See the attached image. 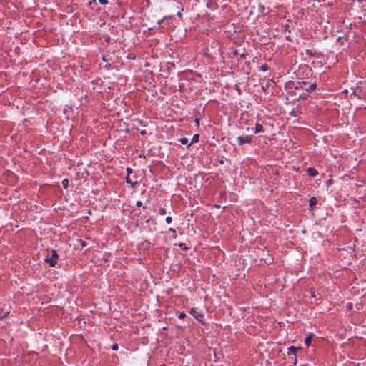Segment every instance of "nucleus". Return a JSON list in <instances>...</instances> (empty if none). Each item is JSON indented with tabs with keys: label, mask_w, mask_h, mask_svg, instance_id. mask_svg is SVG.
Masks as SVG:
<instances>
[{
	"label": "nucleus",
	"mask_w": 366,
	"mask_h": 366,
	"mask_svg": "<svg viewBox=\"0 0 366 366\" xmlns=\"http://www.w3.org/2000/svg\"><path fill=\"white\" fill-rule=\"evenodd\" d=\"M317 84L315 83L309 84L305 81H297L295 85V89H302L307 92H312L316 89Z\"/></svg>",
	"instance_id": "1"
},
{
	"label": "nucleus",
	"mask_w": 366,
	"mask_h": 366,
	"mask_svg": "<svg viewBox=\"0 0 366 366\" xmlns=\"http://www.w3.org/2000/svg\"><path fill=\"white\" fill-rule=\"evenodd\" d=\"M59 259V254L56 250H51V257H46L44 262L49 264L51 267H55Z\"/></svg>",
	"instance_id": "2"
},
{
	"label": "nucleus",
	"mask_w": 366,
	"mask_h": 366,
	"mask_svg": "<svg viewBox=\"0 0 366 366\" xmlns=\"http://www.w3.org/2000/svg\"><path fill=\"white\" fill-rule=\"evenodd\" d=\"M252 136H239L237 137V142L239 145H244V144H250L252 142Z\"/></svg>",
	"instance_id": "3"
},
{
	"label": "nucleus",
	"mask_w": 366,
	"mask_h": 366,
	"mask_svg": "<svg viewBox=\"0 0 366 366\" xmlns=\"http://www.w3.org/2000/svg\"><path fill=\"white\" fill-rule=\"evenodd\" d=\"M190 314L199 322H204V315L198 312L196 309L192 308L190 310Z\"/></svg>",
	"instance_id": "4"
},
{
	"label": "nucleus",
	"mask_w": 366,
	"mask_h": 366,
	"mask_svg": "<svg viewBox=\"0 0 366 366\" xmlns=\"http://www.w3.org/2000/svg\"><path fill=\"white\" fill-rule=\"evenodd\" d=\"M297 352V348L294 346H291L288 348V352H287L288 356H291L292 358L294 357L295 359L296 360Z\"/></svg>",
	"instance_id": "5"
},
{
	"label": "nucleus",
	"mask_w": 366,
	"mask_h": 366,
	"mask_svg": "<svg viewBox=\"0 0 366 366\" xmlns=\"http://www.w3.org/2000/svg\"><path fill=\"white\" fill-rule=\"evenodd\" d=\"M307 174L310 177H315L317 175L318 172L317 171L312 167H309L307 169Z\"/></svg>",
	"instance_id": "6"
},
{
	"label": "nucleus",
	"mask_w": 366,
	"mask_h": 366,
	"mask_svg": "<svg viewBox=\"0 0 366 366\" xmlns=\"http://www.w3.org/2000/svg\"><path fill=\"white\" fill-rule=\"evenodd\" d=\"M263 131V126L259 123H256L254 133L257 134Z\"/></svg>",
	"instance_id": "7"
},
{
	"label": "nucleus",
	"mask_w": 366,
	"mask_h": 366,
	"mask_svg": "<svg viewBox=\"0 0 366 366\" xmlns=\"http://www.w3.org/2000/svg\"><path fill=\"white\" fill-rule=\"evenodd\" d=\"M310 207L312 209L313 207L315 206L317 203V200L315 197H312L310 199Z\"/></svg>",
	"instance_id": "8"
},
{
	"label": "nucleus",
	"mask_w": 366,
	"mask_h": 366,
	"mask_svg": "<svg viewBox=\"0 0 366 366\" xmlns=\"http://www.w3.org/2000/svg\"><path fill=\"white\" fill-rule=\"evenodd\" d=\"M312 334H310V335H308L305 339V345H307V347L310 345L311 344V340H312Z\"/></svg>",
	"instance_id": "9"
},
{
	"label": "nucleus",
	"mask_w": 366,
	"mask_h": 366,
	"mask_svg": "<svg viewBox=\"0 0 366 366\" xmlns=\"http://www.w3.org/2000/svg\"><path fill=\"white\" fill-rule=\"evenodd\" d=\"M109 55H103V56H102V60H103L104 62L107 63V64L105 65V67H107V68H108V67H109V66H110V64L109 63Z\"/></svg>",
	"instance_id": "10"
},
{
	"label": "nucleus",
	"mask_w": 366,
	"mask_h": 366,
	"mask_svg": "<svg viewBox=\"0 0 366 366\" xmlns=\"http://www.w3.org/2000/svg\"><path fill=\"white\" fill-rule=\"evenodd\" d=\"M259 10L262 13V14L264 16L266 15L267 14H268V12L265 11L266 9H265L264 6H263V5L259 6Z\"/></svg>",
	"instance_id": "11"
},
{
	"label": "nucleus",
	"mask_w": 366,
	"mask_h": 366,
	"mask_svg": "<svg viewBox=\"0 0 366 366\" xmlns=\"http://www.w3.org/2000/svg\"><path fill=\"white\" fill-rule=\"evenodd\" d=\"M179 141H180L181 144H182L190 145V144L188 143L187 138H185V137L181 138Z\"/></svg>",
	"instance_id": "12"
},
{
	"label": "nucleus",
	"mask_w": 366,
	"mask_h": 366,
	"mask_svg": "<svg viewBox=\"0 0 366 366\" xmlns=\"http://www.w3.org/2000/svg\"><path fill=\"white\" fill-rule=\"evenodd\" d=\"M62 185L64 189H66L69 186V180L67 179H65L62 181Z\"/></svg>",
	"instance_id": "13"
},
{
	"label": "nucleus",
	"mask_w": 366,
	"mask_h": 366,
	"mask_svg": "<svg viewBox=\"0 0 366 366\" xmlns=\"http://www.w3.org/2000/svg\"><path fill=\"white\" fill-rule=\"evenodd\" d=\"M159 213L160 215H164L166 214V209L164 208H160L159 210Z\"/></svg>",
	"instance_id": "14"
},
{
	"label": "nucleus",
	"mask_w": 366,
	"mask_h": 366,
	"mask_svg": "<svg viewBox=\"0 0 366 366\" xmlns=\"http://www.w3.org/2000/svg\"><path fill=\"white\" fill-rule=\"evenodd\" d=\"M198 140H199V135L195 134L193 136L192 142H198Z\"/></svg>",
	"instance_id": "15"
},
{
	"label": "nucleus",
	"mask_w": 366,
	"mask_h": 366,
	"mask_svg": "<svg viewBox=\"0 0 366 366\" xmlns=\"http://www.w3.org/2000/svg\"><path fill=\"white\" fill-rule=\"evenodd\" d=\"M186 317V314L184 312H179L178 315V317L179 319H184Z\"/></svg>",
	"instance_id": "16"
},
{
	"label": "nucleus",
	"mask_w": 366,
	"mask_h": 366,
	"mask_svg": "<svg viewBox=\"0 0 366 366\" xmlns=\"http://www.w3.org/2000/svg\"><path fill=\"white\" fill-rule=\"evenodd\" d=\"M165 221L167 224H170L172 221V218L170 216L166 217Z\"/></svg>",
	"instance_id": "17"
},
{
	"label": "nucleus",
	"mask_w": 366,
	"mask_h": 366,
	"mask_svg": "<svg viewBox=\"0 0 366 366\" xmlns=\"http://www.w3.org/2000/svg\"><path fill=\"white\" fill-rule=\"evenodd\" d=\"M99 2L102 5H105L108 3V0H99Z\"/></svg>",
	"instance_id": "18"
},
{
	"label": "nucleus",
	"mask_w": 366,
	"mask_h": 366,
	"mask_svg": "<svg viewBox=\"0 0 366 366\" xmlns=\"http://www.w3.org/2000/svg\"><path fill=\"white\" fill-rule=\"evenodd\" d=\"M118 347H119V346H118V345H117V344H114V345H113L112 346V350H118Z\"/></svg>",
	"instance_id": "19"
},
{
	"label": "nucleus",
	"mask_w": 366,
	"mask_h": 366,
	"mask_svg": "<svg viewBox=\"0 0 366 366\" xmlns=\"http://www.w3.org/2000/svg\"><path fill=\"white\" fill-rule=\"evenodd\" d=\"M262 70L267 71L268 69V66L266 64H264L261 66Z\"/></svg>",
	"instance_id": "20"
},
{
	"label": "nucleus",
	"mask_w": 366,
	"mask_h": 366,
	"mask_svg": "<svg viewBox=\"0 0 366 366\" xmlns=\"http://www.w3.org/2000/svg\"><path fill=\"white\" fill-rule=\"evenodd\" d=\"M136 206H137V207H141V206H142V202H141V201H138V202H137V203H136Z\"/></svg>",
	"instance_id": "21"
},
{
	"label": "nucleus",
	"mask_w": 366,
	"mask_h": 366,
	"mask_svg": "<svg viewBox=\"0 0 366 366\" xmlns=\"http://www.w3.org/2000/svg\"><path fill=\"white\" fill-rule=\"evenodd\" d=\"M127 172L128 174H129L130 173H132V169H131V168H127Z\"/></svg>",
	"instance_id": "22"
},
{
	"label": "nucleus",
	"mask_w": 366,
	"mask_h": 366,
	"mask_svg": "<svg viewBox=\"0 0 366 366\" xmlns=\"http://www.w3.org/2000/svg\"><path fill=\"white\" fill-rule=\"evenodd\" d=\"M126 182H127V183H132L131 179H130V178H129V177H127L126 178Z\"/></svg>",
	"instance_id": "23"
},
{
	"label": "nucleus",
	"mask_w": 366,
	"mask_h": 366,
	"mask_svg": "<svg viewBox=\"0 0 366 366\" xmlns=\"http://www.w3.org/2000/svg\"><path fill=\"white\" fill-rule=\"evenodd\" d=\"M8 313H5L4 315H2V314H0V318H4V317L6 316Z\"/></svg>",
	"instance_id": "24"
},
{
	"label": "nucleus",
	"mask_w": 366,
	"mask_h": 366,
	"mask_svg": "<svg viewBox=\"0 0 366 366\" xmlns=\"http://www.w3.org/2000/svg\"><path fill=\"white\" fill-rule=\"evenodd\" d=\"M169 231L172 232H175V229H173V228H169Z\"/></svg>",
	"instance_id": "25"
},
{
	"label": "nucleus",
	"mask_w": 366,
	"mask_h": 366,
	"mask_svg": "<svg viewBox=\"0 0 366 366\" xmlns=\"http://www.w3.org/2000/svg\"><path fill=\"white\" fill-rule=\"evenodd\" d=\"M347 307H348V308H350H350H351V307H352V304H351V303H348V304H347Z\"/></svg>",
	"instance_id": "26"
},
{
	"label": "nucleus",
	"mask_w": 366,
	"mask_h": 366,
	"mask_svg": "<svg viewBox=\"0 0 366 366\" xmlns=\"http://www.w3.org/2000/svg\"><path fill=\"white\" fill-rule=\"evenodd\" d=\"M195 123H197V125L199 124V119H195Z\"/></svg>",
	"instance_id": "27"
},
{
	"label": "nucleus",
	"mask_w": 366,
	"mask_h": 366,
	"mask_svg": "<svg viewBox=\"0 0 366 366\" xmlns=\"http://www.w3.org/2000/svg\"><path fill=\"white\" fill-rule=\"evenodd\" d=\"M180 247H182V248H184V246H182V244H180Z\"/></svg>",
	"instance_id": "28"
},
{
	"label": "nucleus",
	"mask_w": 366,
	"mask_h": 366,
	"mask_svg": "<svg viewBox=\"0 0 366 366\" xmlns=\"http://www.w3.org/2000/svg\"><path fill=\"white\" fill-rule=\"evenodd\" d=\"M180 247H182V248H184V246H182V244H180Z\"/></svg>",
	"instance_id": "29"
}]
</instances>
